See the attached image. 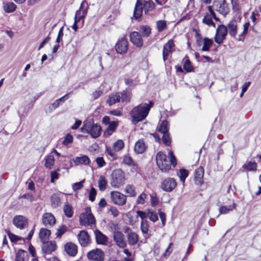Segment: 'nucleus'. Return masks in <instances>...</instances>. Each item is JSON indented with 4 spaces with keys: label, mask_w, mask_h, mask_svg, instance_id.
Listing matches in <instances>:
<instances>
[{
    "label": "nucleus",
    "mask_w": 261,
    "mask_h": 261,
    "mask_svg": "<svg viewBox=\"0 0 261 261\" xmlns=\"http://www.w3.org/2000/svg\"><path fill=\"white\" fill-rule=\"evenodd\" d=\"M153 105V102L150 101L149 104L144 103L134 108L130 112L133 124H136L145 119Z\"/></svg>",
    "instance_id": "1"
},
{
    "label": "nucleus",
    "mask_w": 261,
    "mask_h": 261,
    "mask_svg": "<svg viewBox=\"0 0 261 261\" xmlns=\"http://www.w3.org/2000/svg\"><path fill=\"white\" fill-rule=\"evenodd\" d=\"M203 46L202 47V51H208L210 47L212 46L213 43V41L209 39L208 38H203Z\"/></svg>",
    "instance_id": "36"
},
{
    "label": "nucleus",
    "mask_w": 261,
    "mask_h": 261,
    "mask_svg": "<svg viewBox=\"0 0 261 261\" xmlns=\"http://www.w3.org/2000/svg\"><path fill=\"white\" fill-rule=\"evenodd\" d=\"M124 146L123 141L122 140H118L113 144V148L115 151H119L124 147Z\"/></svg>",
    "instance_id": "45"
},
{
    "label": "nucleus",
    "mask_w": 261,
    "mask_h": 261,
    "mask_svg": "<svg viewBox=\"0 0 261 261\" xmlns=\"http://www.w3.org/2000/svg\"><path fill=\"white\" fill-rule=\"evenodd\" d=\"M167 27L166 21L160 20L156 21V28L159 32H162Z\"/></svg>",
    "instance_id": "46"
},
{
    "label": "nucleus",
    "mask_w": 261,
    "mask_h": 261,
    "mask_svg": "<svg viewBox=\"0 0 261 261\" xmlns=\"http://www.w3.org/2000/svg\"><path fill=\"white\" fill-rule=\"evenodd\" d=\"M74 162L76 165H88L90 163V159L87 155H83L80 157H76L74 160Z\"/></svg>",
    "instance_id": "31"
},
{
    "label": "nucleus",
    "mask_w": 261,
    "mask_h": 261,
    "mask_svg": "<svg viewBox=\"0 0 261 261\" xmlns=\"http://www.w3.org/2000/svg\"><path fill=\"white\" fill-rule=\"evenodd\" d=\"M125 192L130 197H133L136 195V191L135 188L134 186L131 185H128L126 186L125 189Z\"/></svg>",
    "instance_id": "43"
},
{
    "label": "nucleus",
    "mask_w": 261,
    "mask_h": 261,
    "mask_svg": "<svg viewBox=\"0 0 261 261\" xmlns=\"http://www.w3.org/2000/svg\"><path fill=\"white\" fill-rule=\"evenodd\" d=\"M77 237L79 242L82 246L86 247L90 243V237L86 230H81Z\"/></svg>",
    "instance_id": "20"
},
{
    "label": "nucleus",
    "mask_w": 261,
    "mask_h": 261,
    "mask_svg": "<svg viewBox=\"0 0 261 261\" xmlns=\"http://www.w3.org/2000/svg\"><path fill=\"white\" fill-rule=\"evenodd\" d=\"M128 49V42L124 38L118 40L115 45L116 52L120 54H125Z\"/></svg>",
    "instance_id": "12"
},
{
    "label": "nucleus",
    "mask_w": 261,
    "mask_h": 261,
    "mask_svg": "<svg viewBox=\"0 0 261 261\" xmlns=\"http://www.w3.org/2000/svg\"><path fill=\"white\" fill-rule=\"evenodd\" d=\"M129 228L127 227L125 230V233H127V239L128 243L130 246H134L136 245L139 240V236L135 232L130 231Z\"/></svg>",
    "instance_id": "16"
},
{
    "label": "nucleus",
    "mask_w": 261,
    "mask_h": 261,
    "mask_svg": "<svg viewBox=\"0 0 261 261\" xmlns=\"http://www.w3.org/2000/svg\"><path fill=\"white\" fill-rule=\"evenodd\" d=\"M96 162L98 167L101 168L106 165V162L102 157H98L96 159Z\"/></svg>",
    "instance_id": "63"
},
{
    "label": "nucleus",
    "mask_w": 261,
    "mask_h": 261,
    "mask_svg": "<svg viewBox=\"0 0 261 261\" xmlns=\"http://www.w3.org/2000/svg\"><path fill=\"white\" fill-rule=\"evenodd\" d=\"M64 33H63V27L60 28L59 30V31L58 32V34L56 39V43L59 44L61 41L62 40V38L63 36Z\"/></svg>",
    "instance_id": "62"
},
{
    "label": "nucleus",
    "mask_w": 261,
    "mask_h": 261,
    "mask_svg": "<svg viewBox=\"0 0 261 261\" xmlns=\"http://www.w3.org/2000/svg\"><path fill=\"white\" fill-rule=\"evenodd\" d=\"M169 156L170 157V161H169L170 164V165H172L173 166V167H174L177 164L175 156L173 154V153L171 151H169Z\"/></svg>",
    "instance_id": "55"
},
{
    "label": "nucleus",
    "mask_w": 261,
    "mask_h": 261,
    "mask_svg": "<svg viewBox=\"0 0 261 261\" xmlns=\"http://www.w3.org/2000/svg\"><path fill=\"white\" fill-rule=\"evenodd\" d=\"M188 176V171L185 169H181L179 170L178 176L180 180L184 183L187 176Z\"/></svg>",
    "instance_id": "47"
},
{
    "label": "nucleus",
    "mask_w": 261,
    "mask_h": 261,
    "mask_svg": "<svg viewBox=\"0 0 261 261\" xmlns=\"http://www.w3.org/2000/svg\"><path fill=\"white\" fill-rule=\"evenodd\" d=\"M113 238L117 245L121 248H124L126 246V243L125 241L124 235L119 231H115L113 232Z\"/></svg>",
    "instance_id": "13"
},
{
    "label": "nucleus",
    "mask_w": 261,
    "mask_h": 261,
    "mask_svg": "<svg viewBox=\"0 0 261 261\" xmlns=\"http://www.w3.org/2000/svg\"><path fill=\"white\" fill-rule=\"evenodd\" d=\"M51 234L50 230L48 229L42 228L39 231V237L41 242L48 241Z\"/></svg>",
    "instance_id": "28"
},
{
    "label": "nucleus",
    "mask_w": 261,
    "mask_h": 261,
    "mask_svg": "<svg viewBox=\"0 0 261 261\" xmlns=\"http://www.w3.org/2000/svg\"><path fill=\"white\" fill-rule=\"evenodd\" d=\"M55 163V158L53 154H50L45 157V166L46 168L51 169Z\"/></svg>",
    "instance_id": "34"
},
{
    "label": "nucleus",
    "mask_w": 261,
    "mask_h": 261,
    "mask_svg": "<svg viewBox=\"0 0 261 261\" xmlns=\"http://www.w3.org/2000/svg\"><path fill=\"white\" fill-rule=\"evenodd\" d=\"M42 220L43 224L47 227L53 226L56 223L54 216L50 213L44 214L42 217Z\"/></svg>",
    "instance_id": "14"
},
{
    "label": "nucleus",
    "mask_w": 261,
    "mask_h": 261,
    "mask_svg": "<svg viewBox=\"0 0 261 261\" xmlns=\"http://www.w3.org/2000/svg\"><path fill=\"white\" fill-rule=\"evenodd\" d=\"M13 224L18 228L23 229L28 223L27 219L21 215L16 216L13 219Z\"/></svg>",
    "instance_id": "15"
},
{
    "label": "nucleus",
    "mask_w": 261,
    "mask_h": 261,
    "mask_svg": "<svg viewBox=\"0 0 261 261\" xmlns=\"http://www.w3.org/2000/svg\"><path fill=\"white\" fill-rule=\"evenodd\" d=\"M202 22L209 26L212 25L214 27H215V24L213 21L212 17L210 16L209 14H207L204 17L202 20Z\"/></svg>",
    "instance_id": "50"
},
{
    "label": "nucleus",
    "mask_w": 261,
    "mask_h": 261,
    "mask_svg": "<svg viewBox=\"0 0 261 261\" xmlns=\"http://www.w3.org/2000/svg\"><path fill=\"white\" fill-rule=\"evenodd\" d=\"M227 32L232 37H234L237 34L238 27L237 21L235 19L231 20L229 22L227 25Z\"/></svg>",
    "instance_id": "22"
},
{
    "label": "nucleus",
    "mask_w": 261,
    "mask_h": 261,
    "mask_svg": "<svg viewBox=\"0 0 261 261\" xmlns=\"http://www.w3.org/2000/svg\"><path fill=\"white\" fill-rule=\"evenodd\" d=\"M111 197L112 201L117 205L122 206L126 203V196L119 192H112Z\"/></svg>",
    "instance_id": "10"
},
{
    "label": "nucleus",
    "mask_w": 261,
    "mask_h": 261,
    "mask_svg": "<svg viewBox=\"0 0 261 261\" xmlns=\"http://www.w3.org/2000/svg\"><path fill=\"white\" fill-rule=\"evenodd\" d=\"M257 164L255 162L249 161L244 164L242 167L249 171H256L257 169Z\"/></svg>",
    "instance_id": "38"
},
{
    "label": "nucleus",
    "mask_w": 261,
    "mask_h": 261,
    "mask_svg": "<svg viewBox=\"0 0 261 261\" xmlns=\"http://www.w3.org/2000/svg\"><path fill=\"white\" fill-rule=\"evenodd\" d=\"M85 180H83L80 182H75L72 185V189L74 191L79 190L83 187V183Z\"/></svg>",
    "instance_id": "58"
},
{
    "label": "nucleus",
    "mask_w": 261,
    "mask_h": 261,
    "mask_svg": "<svg viewBox=\"0 0 261 261\" xmlns=\"http://www.w3.org/2000/svg\"><path fill=\"white\" fill-rule=\"evenodd\" d=\"M81 130L83 133H88L92 138H97L101 134V127L98 124H95L91 121L84 122Z\"/></svg>",
    "instance_id": "3"
},
{
    "label": "nucleus",
    "mask_w": 261,
    "mask_h": 261,
    "mask_svg": "<svg viewBox=\"0 0 261 261\" xmlns=\"http://www.w3.org/2000/svg\"><path fill=\"white\" fill-rule=\"evenodd\" d=\"M195 38L196 39V43L198 46H200L203 44V38L201 37V35L196 32L195 34Z\"/></svg>",
    "instance_id": "57"
},
{
    "label": "nucleus",
    "mask_w": 261,
    "mask_h": 261,
    "mask_svg": "<svg viewBox=\"0 0 261 261\" xmlns=\"http://www.w3.org/2000/svg\"><path fill=\"white\" fill-rule=\"evenodd\" d=\"M184 68L187 72H190L192 70L193 67L191 65L190 61L189 59H187L184 64Z\"/></svg>",
    "instance_id": "60"
},
{
    "label": "nucleus",
    "mask_w": 261,
    "mask_h": 261,
    "mask_svg": "<svg viewBox=\"0 0 261 261\" xmlns=\"http://www.w3.org/2000/svg\"><path fill=\"white\" fill-rule=\"evenodd\" d=\"M130 40L134 45L138 47H141L143 42L141 35L138 32H133L129 35Z\"/></svg>",
    "instance_id": "21"
},
{
    "label": "nucleus",
    "mask_w": 261,
    "mask_h": 261,
    "mask_svg": "<svg viewBox=\"0 0 261 261\" xmlns=\"http://www.w3.org/2000/svg\"><path fill=\"white\" fill-rule=\"evenodd\" d=\"M136 213H137L136 217L137 218L140 217L142 221H147V220L145 219V218L146 217H148V210H147L146 212H143L142 211H137L136 212Z\"/></svg>",
    "instance_id": "51"
},
{
    "label": "nucleus",
    "mask_w": 261,
    "mask_h": 261,
    "mask_svg": "<svg viewBox=\"0 0 261 261\" xmlns=\"http://www.w3.org/2000/svg\"><path fill=\"white\" fill-rule=\"evenodd\" d=\"M130 92L125 90L121 93L120 99L122 102H127L130 100Z\"/></svg>",
    "instance_id": "42"
},
{
    "label": "nucleus",
    "mask_w": 261,
    "mask_h": 261,
    "mask_svg": "<svg viewBox=\"0 0 261 261\" xmlns=\"http://www.w3.org/2000/svg\"><path fill=\"white\" fill-rule=\"evenodd\" d=\"M120 101V96L118 93L112 94L109 96L107 102L110 106L113 105Z\"/></svg>",
    "instance_id": "32"
},
{
    "label": "nucleus",
    "mask_w": 261,
    "mask_h": 261,
    "mask_svg": "<svg viewBox=\"0 0 261 261\" xmlns=\"http://www.w3.org/2000/svg\"><path fill=\"white\" fill-rule=\"evenodd\" d=\"M147 197V195L145 193H142L138 197L137 202L138 204H143L145 203V199Z\"/></svg>",
    "instance_id": "59"
},
{
    "label": "nucleus",
    "mask_w": 261,
    "mask_h": 261,
    "mask_svg": "<svg viewBox=\"0 0 261 261\" xmlns=\"http://www.w3.org/2000/svg\"><path fill=\"white\" fill-rule=\"evenodd\" d=\"M146 149V146L142 139L139 140L136 143L134 146V151L137 153H143Z\"/></svg>",
    "instance_id": "27"
},
{
    "label": "nucleus",
    "mask_w": 261,
    "mask_h": 261,
    "mask_svg": "<svg viewBox=\"0 0 261 261\" xmlns=\"http://www.w3.org/2000/svg\"><path fill=\"white\" fill-rule=\"evenodd\" d=\"M88 8L89 5L88 2L86 0L83 1L79 9L75 12V17L80 20L84 19L87 16Z\"/></svg>",
    "instance_id": "11"
},
{
    "label": "nucleus",
    "mask_w": 261,
    "mask_h": 261,
    "mask_svg": "<svg viewBox=\"0 0 261 261\" xmlns=\"http://www.w3.org/2000/svg\"><path fill=\"white\" fill-rule=\"evenodd\" d=\"M174 46V43L172 39H170L166 43L163 48V58L164 61L167 60L169 54L172 52V48Z\"/></svg>",
    "instance_id": "17"
},
{
    "label": "nucleus",
    "mask_w": 261,
    "mask_h": 261,
    "mask_svg": "<svg viewBox=\"0 0 261 261\" xmlns=\"http://www.w3.org/2000/svg\"><path fill=\"white\" fill-rule=\"evenodd\" d=\"M96 241L98 244L106 245L108 242V237L100 231L96 230L94 231Z\"/></svg>",
    "instance_id": "24"
},
{
    "label": "nucleus",
    "mask_w": 261,
    "mask_h": 261,
    "mask_svg": "<svg viewBox=\"0 0 261 261\" xmlns=\"http://www.w3.org/2000/svg\"><path fill=\"white\" fill-rule=\"evenodd\" d=\"M118 122L116 121H112L111 123L108 124V126L104 132V136L105 137H110L114 132L118 126Z\"/></svg>",
    "instance_id": "26"
},
{
    "label": "nucleus",
    "mask_w": 261,
    "mask_h": 261,
    "mask_svg": "<svg viewBox=\"0 0 261 261\" xmlns=\"http://www.w3.org/2000/svg\"><path fill=\"white\" fill-rule=\"evenodd\" d=\"M28 256V252L22 249L19 250L16 254L15 261H25V258Z\"/></svg>",
    "instance_id": "35"
},
{
    "label": "nucleus",
    "mask_w": 261,
    "mask_h": 261,
    "mask_svg": "<svg viewBox=\"0 0 261 261\" xmlns=\"http://www.w3.org/2000/svg\"><path fill=\"white\" fill-rule=\"evenodd\" d=\"M235 206L236 204L234 203L232 205L222 206L219 209V213L220 214H226L230 211H232L235 208Z\"/></svg>",
    "instance_id": "37"
},
{
    "label": "nucleus",
    "mask_w": 261,
    "mask_h": 261,
    "mask_svg": "<svg viewBox=\"0 0 261 261\" xmlns=\"http://www.w3.org/2000/svg\"><path fill=\"white\" fill-rule=\"evenodd\" d=\"M140 32L144 37H147L150 36L151 34V29L148 25H142L140 29Z\"/></svg>",
    "instance_id": "40"
},
{
    "label": "nucleus",
    "mask_w": 261,
    "mask_h": 261,
    "mask_svg": "<svg viewBox=\"0 0 261 261\" xmlns=\"http://www.w3.org/2000/svg\"><path fill=\"white\" fill-rule=\"evenodd\" d=\"M67 230L66 226L64 225L61 226L57 231L56 233L57 237L60 238Z\"/></svg>",
    "instance_id": "54"
},
{
    "label": "nucleus",
    "mask_w": 261,
    "mask_h": 261,
    "mask_svg": "<svg viewBox=\"0 0 261 261\" xmlns=\"http://www.w3.org/2000/svg\"><path fill=\"white\" fill-rule=\"evenodd\" d=\"M87 257L90 260L103 261L105 259V253L101 249L96 248L88 252Z\"/></svg>",
    "instance_id": "8"
},
{
    "label": "nucleus",
    "mask_w": 261,
    "mask_h": 261,
    "mask_svg": "<svg viewBox=\"0 0 261 261\" xmlns=\"http://www.w3.org/2000/svg\"><path fill=\"white\" fill-rule=\"evenodd\" d=\"M156 163L162 172H167L171 169L170 164L167 156L163 152L160 151L156 155Z\"/></svg>",
    "instance_id": "5"
},
{
    "label": "nucleus",
    "mask_w": 261,
    "mask_h": 261,
    "mask_svg": "<svg viewBox=\"0 0 261 261\" xmlns=\"http://www.w3.org/2000/svg\"><path fill=\"white\" fill-rule=\"evenodd\" d=\"M3 9L5 12L10 13L15 11L16 6L13 2H4Z\"/></svg>",
    "instance_id": "29"
},
{
    "label": "nucleus",
    "mask_w": 261,
    "mask_h": 261,
    "mask_svg": "<svg viewBox=\"0 0 261 261\" xmlns=\"http://www.w3.org/2000/svg\"><path fill=\"white\" fill-rule=\"evenodd\" d=\"M73 137L70 134H67L64 138V140L63 141L62 144L64 145H67L69 144L72 143L73 142Z\"/></svg>",
    "instance_id": "53"
},
{
    "label": "nucleus",
    "mask_w": 261,
    "mask_h": 261,
    "mask_svg": "<svg viewBox=\"0 0 261 261\" xmlns=\"http://www.w3.org/2000/svg\"><path fill=\"white\" fill-rule=\"evenodd\" d=\"M157 129L162 134L169 133L168 122L166 120L163 121L159 124Z\"/></svg>",
    "instance_id": "30"
},
{
    "label": "nucleus",
    "mask_w": 261,
    "mask_h": 261,
    "mask_svg": "<svg viewBox=\"0 0 261 261\" xmlns=\"http://www.w3.org/2000/svg\"><path fill=\"white\" fill-rule=\"evenodd\" d=\"M107 181L104 176L101 175L98 180V188L100 191H104L106 189Z\"/></svg>",
    "instance_id": "41"
},
{
    "label": "nucleus",
    "mask_w": 261,
    "mask_h": 261,
    "mask_svg": "<svg viewBox=\"0 0 261 261\" xmlns=\"http://www.w3.org/2000/svg\"><path fill=\"white\" fill-rule=\"evenodd\" d=\"M177 186L175 179L172 177L165 178L161 184V189L166 192H171Z\"/></svg>",
    "instance_id": "6"
},
{
    "label": "nucleus",
    "mask_w": 261,
    "mask_h": 261,
    "mask_svg": "<svg viewBox=\"0 0 261 261\" xmlns=\"http://www.w3.org/2000/svg\"><path fill=\"white\" fill-rule=\"evenodd\" d=\"M50 200L52 206L54 207H56L61 203V199L56 194L52 195L50 197Z\"/></svg>",
    "instance_id": "44"
},
{
    "label": "nucleus",
    "mask_w": 261,
    "mask_h": 261,
    "mask_svg": "<svg viewBox=\"0 0 261 261\" xmlns=\"http://www.w3.org/2000/svg\"><path fill=\"white\" fill-rule=\"evenodd\" d=\"M64 248L66 253L70 256H74L77 252V246L72 243H67Z\"/></svg>",
    "instance_id": "25"
},
{
    "label": "nucleus",
    "mask_w": 261,
    "mask_h": 261,
    "mask_svg": "<svg viewBox=\"0 0 261 261\" xmlns=\"http://www.w3.org/2000/svg\"><path fill=\"white\" fill-rule=\"evenodd\" d=\"M124 174L121 169H116L113 171L110 182L113 187L118 188L124 184Z\"/></svg>",
    "instance_id": "4"
},
{
    "label": "nucleus",
    "mask_w": 261,
    "mask_h": 261,
    "mask_svg": "<svg viewBox=\"0 0 261 261\" xmlns=\"http://www.w3.org/2000/svg\"><path fill=\"white\" fill-rule=\"evenodd\" d=\"M204 169L202 167H199L195 171L194 179L195 184L197 185H200L203 182Z\"/></svg>",
    "instance_id": "23"
},
{
    "label": "nucleus",
    "mask_w": 261,
    "mask_h": 261,
    "mask_svg": "<svg viewBox=\"0 0 261 261\" xmlns=\"http://www.w3.org/2000/svg\"><path fill=\"white\" fill-rule=\"evenodd\" d=\"M42 243H43L42 249L46 254H51L56 249L57 245L55 241H47Z\"/></svg>",
    "instance_id": "19"
},
{
    "label": "nucleus",
    "mask_w": 261,
    "mask_h": 261,
    "mask_svg": "<svg viewBox=\"0 0 261 261\" xmlns=\"http://www.w3.org/2000/svg\"><path fill=\"white\" fill-rule=\"evenodd\" d=\"M123 162L125 164L127 165L130 166L133 164V161L132 159L130 156L127 155H125L124 156Z\"/></svg>",
    "instance_id": "64"
},
{
    "label": "nucleus",
    "mask_w": 261,
    "mask_h": 261,
    "mask_svg": "<svg viewBox=\"0 0 261 261\" xmlns=\"http://www.w3.org/2000/svg\"><path fill=\"white\" fill-rule=\"evenodd\" d=\"M227 28L226 26L221 24L218 25L215 36V41L218 44H221L225 39L227 35Z\"/></svg>",
    "instance_id": "7"
},
{
    "label": "nucleus",
    "mask_w": 261,
    "mask_h": 261,
    "mask_svg": "<svg viewBox=\"0 0 261 261\" xmlns=\"http://www.w3.org/2000/svg\"><path fill=\"white\" fill-rule=\"evenodd\" d=\"M155 5L151 0H137L134 10V17L136 19L141 18L143 11L145 15H149L150 12L153 10Z\"/></svg>",
    "instance_id": "2"
},
{
    "label": "nucleus",
    "mask_w": 261,
    "mask_h": 261,
    "mask_svg": "<svg viewBox=\"0 0 261 261\" xmlns=\"http://www.w3.org/2000/svg\"><path fill=\"white\" fill-rule=\"evenodd\" d=\"M80 222L83 225H91L95 223V220L92 214H82L80 216Z\"/></svg>",
    "instance_id": "18"
},
{
    "label": "nucleus",
    "mask_w": 261,
    "mask_h": 261,
    "mask_svg": "<svg viewBox=\"0 0 261 261\" xmlns=\"http://www.w3.org/2000/svg\"><path fill=\"white\" fill-rule=\"evenodd\" d=\"M63 211L64 212L65 215L68 218H70L73 215V209L71 205H70L68 203H66L64 207H63Z\"/></svg>",
    "instance_id": "39"
},
{
    "label": "nucleus",
    "mask_w": 261,
    "mask_h": 261,
    "mask_svg": "<svg viewBox=\"0 0 261 261\" xmlns=\"http://www.w3.org/2000/svg\"><path fill=\"white\" fill-rule=\"evenodd\" d=\"M141 230L143 233L144 237L145 238H148V228H149V222L148 221H143L141 222Z\"/></svg>",
    "instance_id": "33"
},
{
    "label": "nucleus",
    "mask_w": 261,
    "mask_h": 261,
    "mask_svg": "<svg viewBox=\"0 0 261 261\" xmlns=\"http://www.w3.org/2000/svg\"><path fill=\"white\" fill-rule=\"evenodd\" d=\"M7 233L12 242H16L21 239L20 238L11 233L9 231H8Z\"/></svg>",
    "instance_id": "61"
},
{
    "label": "nucleus",
    "mask_w": 261,
    "mask_h": 261,
    "mask_svg": "<svg viewBox=\"0 0 261 261\" xmlns=\"http://www.w3.org/2000/svg\"><path fill=\"white\" fill-rule=\"evenodd\" d=\"M117 151H115V150L111 149L110 147H106V152L109 155L113 160H115L117 159V155L116 153Z\"/></svg>",
    "instance_id": "52"
},
{
    "label": "nucleus",
    "mask_w": 261,
    "mask_h": 261,
    "mask_svg": "<svg viewBox=\"0 0 261 261\" xmlns=\"http://www.w3.org/2000/svg\"><path fill=\"white\" fill-rule=\"evenodd\" d=\"M213 7L215 10L224 16H226L229 12V9L224 0L215 1Z\"/></svg>",
    "instance_id": "9"
},
{
    "label": "nucleus",
    "mask_w": 261,
    "mask_h": 261,
    "mask_svg": "<svg viewBox=\"0 0 261 261\" xmlns=\"http://www.w3.org/2000/svg\"><path fill=\"white\" fill-rule=\"evenodd\" d=\"M162 141L163 143L166 146H170L171 143V140L170 136L169 133L163 134Z\"/></svg>",
    "instance_id": "49"
},
{
    "label": "nucleus",
    "mask_w": 261,
    "mask_h": 261,
    "mask_svg": "<svg viewBox=\"0 0 261 261\" xmlns=\"http://www.w3.org/2000/svg\"><path fill=\"white\" fill-rule=\"evenodd\" d=\"M96 195V190L94 188L92 187L91 188V190L90 191L89 194V200L90 201H91L92 202L94 201L95 200Z\"/></svg>",
    "instance_id": "56"
},
{
    "label": "nucleus",
    "mask_w": 261,
    "mask_h": 261,
    "mask_svg": "<svg viewBox=\"0 0 261 261\" xmlns=\"http://www.w3.org/2000/svg\"><path fill=\"white\" fill-rule=\"evenodd\" d=\"M148 217L150 221L154 222L158 220V216L155 212L148 209Z\"/></svg>",
    "instance_id": "48"
}]
</instances>
